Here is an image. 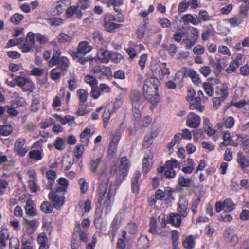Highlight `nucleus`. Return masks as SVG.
<instances>
[{
    "instance_id": "f257e3e1",
    "label": "nucleus",
    "mask_w": 249,
    "mask_h": 249,
    "mask_svg": "<svg viewBox=\"0 0 249 249\" xmlns=\"http://www.w3.org/2000/svg\"><path fill=\"white\" fill-rule=\"evenodd\" d=\"M90 171L99 175V186L98 192L100 199L99 202L101 205L108 207L113 201L115 191L109 188L107 193L109 178L113 176L112 170L102 160L101 157L91 159L89 163Z\"/></svg>"
},
{
    "instance_id": "f03ea898",
    "label": "nucleus",
    "mask_w": 249,
    "mask_h": 249,
    "mask_svg": "<svg viewBox=\"0 0 249 249\" xmlns=\"http://www.w3.org/2000/svg\"><path fill=\"white\" fill-rule=\"evenodd\" d=\"M59 50L54 51L52 58L49 60L48 65L50 67L57 66V68L61 71H66L69 65L68 59L60 55Z\"/></svg>"
},
{
    "instance_id": "7ed1b4c3",
    "label": "nucleus",
    "mask_w": 249,
    "mask_h": 249,
    "mask_svg": "<svg viewBox=\"0 0 249 249\" xmlns=\"http://www.w3.org/2000/svg\"><path fill=\"white\" fill-rule=\"evenodd\" d=\"M159 80L154 77L146 79L143 86V94L156 92L158 89Z\"/></svg>"
},
{
    "instance_id": "20e7f679",
    "label": "nucleus",
    "mask_w": 249,
    "mask_h": 249,
    "mask_svg": "<svg viewBox=\"0 0 249 249\" xmlns=\"http://www.w3.org/2000/svg\"><path fill=\"white\" fill-rule=\"evenodd\" d=\"M39 222L36 219H24L23 231L24 234L23 236L28 235L32 238L36 229L39 226Z\"/></svg>"
},
{
    "instance_id": "39448f33",
    "label": "nucleus",
    "mask_w": 249,
    "mask_h": 249,
    "mask_svg": "<svg viewBox=\"0 0 249 249\" xmlns=\"http://www.w3.org/2000/svg\"><path fill=\"white\" fill-rule=\"evenodd\" d=\"M26 142V140L23 138H19L15 141L13 151L17 155L21 157L25 156L28 151L25 145Z\"/></svg>"
},
{
    "instance_id": "423d86ee",
    "label": "nucleus",
    "mask_w": 249,
    "mask_h": 249,
    "mask_svg": "<svg viewBox=\"0 0 249 249\" xmlns=\"http://www.w3.org/2000/svg\"><path fill=\"white\" fill-rule=\"evenodd\" d=\"M190 35L187 36L182 40V43L185 45V48L187 49H191L194 46L197 42L199 31L197 28L192 27L190 30Z\"/></svg>"
},
{
    "instance_id": "0eeeda50",
    "label": "nucleus",
    "mask_w": 249,
    "mask_h": 249,
    "mask_svg": "<svg viewBox=\"0 0 249 249\" xmlns=\"http://www.w3.org/2000/svg\"><path fill=\"white\" fill-rule=\"evenodd\" d=\"M92 48L89 43L86 41H82L79 43L76 52L71 51L70 54L73 58H77L79 57V55H86L89 53L92 50Z\"/></svg>"
},
{
    "instance_id": "6e6552de",
    "label": "nucleus",
    "mask_w": 249,
    "mask_h": 249,
    "mask_svg": "<svg viewBox=\"0 0 249 249\" xmlns=\"http://www.w3.org/2000/svg\"><path fill=\"white\" fill-rule=\"evenodd\" d=\"M17 85L22 87L23 91H33L35 89L34 84L29 78L19 76L16 79Z\"/></svg>"
},
{
    "instance_id": "1a4fd4ad",
    "label": "nucleus",
    "mask_w": 249,
    "mask_h": 249,
    "mask_svg": "<svg viewBox=\"0 0 249 249\" xmlns=\"http://www.w3.org/2000/svg\"><path fill=\"white\" fill-rule=\"evenodd\" d=\"M223 237L225 241L231 246H235L238 242V237L234 233L233 229L229 227L225 230Z\"/></svg>"
},
{
    "instance_id": "9d476101",
    "label": "nucleus",
    "mask_w": 249,
    "mask_h": 249,
    "mask_svg": "<svg viewBox=\"0 0 249 249\" xmlns=\"http://www.w3.org/2000/svg\"><path fill=\"white\" fill-rule=\"evenodd\" d=\"M115 18L112 15H107L104 18V27L108 32H112L115 29L118 28L120 25L115 23Z\"/></svg>"
},
{
    "instance_id": "9b49d317",
    "label": "nucleus",
    "mask_w": 249,
    "mask_h": 249,
    "mask_svg": "<svg viewBox=\"0 0 249 249\" xmlns=\"http://www.w3.org/2000/svg\"><path fill=\"white\" fill-rule=\"evenodd\" d=\"M201 122L200 116L193 112H190L187 116L186 125L191 128H196L199 126Z\"/></svg>"
},
{
    "instance_id": "f8f14e48",
    "label": "nucleus",
    "mask_w": 249,
    "mask_h": 249,
    "mask_svg": "<svg viewBox=\"0 0 249 249\" xmlns=\"http://www.w3.org/2000/svg\"><path fill=\"white\" fill-rule=\"evenodd\" d=\"M29 176V187L32 192H36L39 189V186L37 184V176L34 170H30L28 171Z\"/></svg>"
},
{
    "instance_id": "ddd939ff",
    "label": "nucleus",
    "mask_w": 249,
    "mask_h": 249,
    "mask_svg": "<svg viewBox=\"0 0 249 249\" xmlns=\"http://www.w3.org/2000/svg\"><path fill=\"white\" fill-rule=\"evenodd\" d=\"M73 235L74 238H79L81 242L87 243L88 241L87 234L82 229L80 224H77L75 226Z\"/></svg>"
},
{
    "instance_id": "4468645a",
    "label": "nucleus",
    "mask_w": 249,
    "mask_h": 249,
    "mask_svg": "<svg viewBox=\"0 0 249 249\" xmlns=\"http://www.w3.org/2000/svg\"><path fill=\"white\" fill-rule=\"evenodd\" d=\"M181 20L184 25L191 24L193 25L197 26L200 24V20L198 18V16L196 14H185L181 17Z\"/></svg>"
},
{
    "instance_id": "2eb2a0df",
    "label": "nucleus",
    "mask_w": 249,
    "mask_h": 249,
    "mask_svg": "<svg viewBox=\"0 0 249 249\" xmlns=\"http://www.w3.org/2000/svg\"><path fill=\"white\" fill-rule=\"evenodd\" d=\"M57 193L55 191V192H50L48 197L53 201L55 207H60L64 204L65 197L62 196H59Z\"/></svg>"
},
{
    "instance_id": "dca6fc26",
    "label": "nucleus",
    "mask_w": 249,
    "mask_h": 249,
    "mask_svg": "<svg viewBox=\"0 0 249 249\" xmlns=\"http://www.w3.org/2000/svg\"><path fill=\"white\" fill-rule=\"evenodd\" d=\"M141 174L139 171H136L134 172L133 177L131 179V188L132 191L135 193L139 192L140 188V178Z\"/></svg>"
},
{
    "instance_id": "f3484780",
    "label": "nucleus",
    "mask_w": 249,
    "mask_h": 249,
    "mask_svg": "<svg viewBox=\"0 0 249 249\" xmlns=\"http://www.w3.org/2000/svg\"><path fill=\"white\" fill-rule=\"evenodd\" d=\"M130 99L133 107H140L142 102V95L140 92L137 90L131 92Z\"/></svg>"
},
{
    "instance_id": "a211bd4d",
    "label": "nucleus",
    "mask_w": 249,
    "mask_h": 249,
    "mask_svg": "<svg viewBox=\"0 0 249 249\" xmlns=\"http://www.w3.org/2000/svg\"><path fill=\"white\" fill-rule=\"evenodd\" d=\"M89 39L90 41L97 47H99L103 42L102 34L98 31L94 32L90 36Z\"/></svg>"
},
{
    "instance_id": "6ab92c4d",
    "label": "nucleus",
    "mask_w": 249,
    "mask_h": 249,
    "mask_svg": "<svg viewBox=\"0 0 249 249\" xmlns=\"http://www.w3.org/2000/svg\"><path fill=\"white\" fill-rule=\"evenodd\" d=\"M58 182L59 186L54 188L56 192L64 195L69 185L68 180L64 178H61L58 179Z\"/></svg>"
},
{
    "instance_id": "aec40b11",
    "label": "nucleus",
    "mask_w": 249,
    "mask_h": 249,
    "mask_svg": "<svg viewBox=\"0 0 249 249\" xmlns=\"http://www.w3.org/2000/svg\"><path fill=\"white\" fill-rule=\"evenodd\" d=\"M130 164L126 157H122L120 160L119 172H123L124 176H126L129 169Z\"/></svg>"
},
{
    "instance_id": "412c9836",
    "label": "nucleus",
    "mask_w": 249,
    "mask_h": 249,
    "mask_svg": "<svg viewBox=\"0 0 249 249\" xmlns=\"http://www.w3.org/2000/svg\"><path fill=\"white\" fill-rule=\"evenodd\" d=\"M110 51L100 50L97 53V58L102 63H107L110 61Z\"/></svg>"
},
{
    "instance_id": "4be33fe9",
    "label": "nucleus",
    "mask_w": 249,
    "mask_h": 249,
    "mask_svg": "<svg viewBox=\"0 0 249 249\" xmlns=\"http://www.w3.org/2000/svg\"><path fill=\"white\" fill-rule=\"evenodd\" d=\"M121 134L119 132H116L112 134L111 138V142L109 144V151H111L112 153L116 152V147L118 142L120 139Z\"/></svg>"
},
{
    "instance_id": "5701e85b",
    "label": "nucleus",
    "mask_w": 249,
    "mask_h": 249,
    "mask_svg": "<svg viewBox=\"0 0 249 249\" xmlns=\"http://www.w3.org/2000/svg\"><path fill=\"white\" fill-rule=\"evenodd\" d=\"M37 242L40 245L39 249H48V239L45 233L43 232L38 235Z\"/></svg>"
},
{
    "instance_id": "b1692460",
    "label": "nucleus",
    "mask_w": 249,
    "mask_h": 249,
    "mask_svg": "<svg viewBox=\"0 0 249 249\" xmlns=\"http://www.w3.org/2000/svg\"><path fill=\"white\" fill-rule=\"evenodd\" d=\"M25 210L27 215L34 216L37 214L36 210L34 206V202L31 200L28 199L26 201Z\"/></svg>"
},
{
    "instance_id": "393cba45",
    "label": "nucleus",
    "mask_w": 249,
    "mask_h": 249,
    "mask_svg": "<svg viewBox=\"0 0 249 249\" xmlns=\"http://www.w3.org/2000/svg\"><path fill=\"white\" fill-rule=\"evenodd\" d=\"M74 14L78 18H81L82 13L79 8V6H72L68 8L66 11V15L68 17H71Z\"/></svg>"
},
{
    "instance_id": "a878e982",
    "label": "nucleus",
    "mask_w": 249,
    "mask_h": 249,
    "mask_svg": "<svg viewBox=\"0 0 249 249\" xmlns=\"http://www.w3.org/2000/svg\"><path fill=\"white\" fill-rule=\"evenodd\" d=\"M188 203L187 201L184 199L180 200L178 203V212L182 217H185L187 215L186 210L188 208Z\"/></svg>"
},
{
    "instance_id": "bb28decb",
    "label": "nucleus",
    "mask_w": 249,
    "mask_h": 249,
    "mask_svg": "<svg viewBox=\"0 0 249 249\" xmlns=\"http://www.w3.org/2000/svg\"><path fill=\"white\" fill-rule=\"evenodd\" d=\"M181 215L178 213H171L169 215L168 221L175 227H178L181 223Z\"/></svg>"
},
{
    "instance_id": "cd10ccee",
    "label": "nucleus",
    "mask_w": 249,
    "mask_h": 249,
    "mask_svg": "<svg viewBox=\"0 0 249 249\" xmlns=\"http://www.w3.org/2000/svg\"><path fill=\"white\" fill-rule=\"evenodd\" d=\"M187 75L191 79L194 84L199 86L201 83V80L198 74L193 69H189L186 72Z\"/></svg>"
},
{
    "instance_id": "c85d7f7f",
    "label": "nucleus",
    "mask_w": 249,
    "mask_h": 249,
    "mask_svg": "<svg viewBox=\"0 0 249 249\" xmlns=\"http://www.w3.org/2000/svg\"><path fill=\"white\" fill-rule=\"evenodd\" d=\"M90 137V129L87 128H85L80 134L81 142L82 144L85 146H87Z\"/></svg>"
},
{
    "instance_id": "c756f323",
    "label": "nucleus",
    "mask_w": 249,
    "mask_h": 249,
    "mask_svg": "<svg viewBox=\"0 0 249 249\" xmlns=\"http://www.w3.org/2000/svg\"><path fill=\"white\" fill-rule=\"evenodd\" d=\"M145 98L152 105L156 106L160 101V97L159 94L156 92L143 94Z\"/></svg>"
},
{
    "instance_id": "7c9ffc66",
    "label": "nucleus",
    "mask_w": 249,
    "mask_h": 249,
    "mask_svg": "<svg viewBox=\"0 0 249 249\" xmlns=\"http://www.w3.org/2000/svg\"><path fill=\"white\" fill-rule=\"evenodd\" d=\"M249 10V1L244 2L242 4L239 10V13L240 18H245L248 17Z\"/></svg>"
},
{
    "instance_id": "2f4dec72",
    "label": "nucleus",
    "mask_w": 249,
    "mask_h": 249,
    "mask_svg": "<svg viewBox=\"0 0 249 249\" xmlns=\"http://www.w3.org/2000/svg\"><path fill=\"white\" fill-rule=\"evenodd\" d=\"M152 160L151 154H148L142 160V170L144 173H147L150 170V162Z\"/></svg>"
},
{
    "instance_id": "473e14b6",
    "label": "nucleus",
    "mask_w": 249,
    "mask_h": 249,
    "mask_svg": "<svg viewBox=\"0 0 249 249\" xmlns=\"http://www.w3.org/2000/svg\"><path fill=\"white\" fill-rule=\"evenodd\" d=\"M237 141L240 144L243 149L249 146V138L246 135H237Z\"/></svg>"
},
{
    "instance_id": "72a5a7b5",
    "label": "nucleus",
    "mask_w": 249,
    "mask_h": 249,
    "mask_svg": "<svg viewBox=\"0 0 249 249\" xmlns=\"http://www.w3.org/2000/svg\"><path fill=\"white\" fill-rule=\"evenodd\" d=\"M68 2V0H61L55 3V8L57 14H60L64 12L67 7L66 2Z\"/></svg>"
},
{
    "instance_id": "f704fd0d",
    "label": "nucleus",
    "mask_w": 249,
    "mask_h": 249,
    "mask_svg": "<svg viewBox=\"0 0 249 249\" xmlns=\"http://www.w3.org/2000/svg\"><path fill=\"white\" fill-rule=\"evenodd\" d=\"M238 163L243 169L249 166V160L242 153L238 154Z\"/></svg>"
},
{
    "instance_id": "c9c22d12",
    "label": "nucleus",
    "mask_w": 249,
    "mask_h": 249,
    "mask_svg": "<svg viewBox=\"0 0 249 249\" xmlns=\"http://www.w3.org/2000/svg\"><path fill=\"white\" fill-rule=\"evenodd\" d=\"M29 158L35 161H38L43 158L42 152L40 150H31L29 153Z\"/></svg>"
},
{
    "instance_id": "e433bc0d",
    "label": "nucleus",
    "mask_w": 249,
    "mask_h": 249,
    "mask_svg": "<svg viewBox=\"0 0 249 249\" xmlns=\"http://www.w3.org/2000/svg\"><path fill=\"white\" fill-rule=\"evenodd\" d=\"M203 89L206 93L210 97H212L214 93V89L213 85L208 82H205L203 83Z\"/></svg>"
},
{
    "instance_id": "4c0bfd02",
    "label": "nucleus",
    "mask_w": 249,
    "mask_h": 249,
    "mask_svg": "<svg viewBox=\"0 0 249 249\" xmlns=\"http://www.w3.org/2000/svg\"><path fill=\"white\" fill-rule=\"evenodd\" d=\"M170 74V71L168 68H166V63H160V68L159 73H158L157 76L160 79L163 78L165 75H168Z\"/></svg>"
},
{
    "instance_id": "58836bf2",
    "label": "nucleus",
    "mask_w": 249,
    "mask_h": 249,
    "mask_svg": "<svg viewBox=\"0 0 249 249\" xmlns=\"http://www.w3.org/2000/svg\"><path fill=\"white\" fill-rule=\"evenodd\" d=\"M195 245V239L191 235L188 236L183 243V247L187 249H192Z\"/></svg>"
},
{
    "instance_id": "ea45409f",
    "label": "nucleus",
    "mask_w": 249,
    "mask_h": 249,
    "mask_svg": "<svg viewBox=\"0 0 249 249\" xmlns=\"http://www.w3.org/2000/svg\"><path fill=\"white\" fill-rule=\"evenodd\" d=\"M224 207L225 208V212H231L235 208V205L231 199L230 198L226 199L224 202Z\"/></svg>"
},
{
    "instance_id": "a19ab883",
    "label": "nucleus",
    "mask_w": 249,
    "mask_h": 249,
    "mask_svg": "<svg viewBox=\"0 0 249 249\" xmlns=\"http://www.w3.org/2000/svg\"><path fill=\"white\" fill-rule=\"evenodd\" d=\"M198 18L200 20V24L201 21H208L211 20V17L205 10H201L198 12Z\"/></svg>"
},
{
    "instance_id": "79ce46f5",
    "label": "nucleus",
    "mask_w": 249,
    "mask_h": 249,
    "mask_svg": "<svg viewBox=\"0 0 249 249\" xmlns=\"http://www.w3.org/2000/svg\"><path fill=\"white\" fill-rule=\"evenodd\" d=\"M53 145L57 150H63L65 147V140L61 137L57 138L54 142Z\"/></svg>"
},
{
    "instance_id": "37998d69",
    "label": "nucleus",
    "mask_w": 249,
    "mask_h": 249,
    "mask_svg": "<svg viewBox=\"0 0 249 249\" xmlns=\"http://www.w3.org/2000/svg\"><path fill=\"white\" fill-rule=\"evenodd\" d=\"M32 238L29 237L28 235L23 236L22 243V249H33L31 246Z\"/></svg>"
},
{
    "instance_id": "c03bdc74",
    "label": "nucleus",
    "mask_w": 249,
    "mask_h": 249,
    "mask_svg": "<svg viewBox=\"0 0 249 249\" xmlns=\"http://www.w3.org/2000/svg\"><path fill=\"white\" fill-rule=\"evenodd\" d=\"M204 131L208 136L210 137L213 136V140L214 141L216 140L217 139L215 136V134L216 133V130L213 128L211 125L205 124L204 126Z\"/></svg>"
},
{
    "instance_id": "a18cd8bd",
    "label": "nucleus",
    "mask_w": 249,
    "mask_h": 249,
    "mask_svg": "<svg viewBox=\"0 0 249 249\" xmlns=\"http://www.w3.org/2000/svg\"><path fill=\"white\" fill-rule=\"evenodd\" d=\"M146 23L139 25L136 30V34L137 37L139 39H142L145 36V31Z\"/></svg>"
},
{
    "instance_id": "49530a36",
    "label": "nucleus",
    "mask_w": 249,
    "mask_h": 249,
    "mask_svg": "<svg viewBox=\"0 0 249 249\" xmlns=\"http://www.w3.org/2000/svg\"><path fill=\"white\" fill-rule=\"evenodd\" d=\"M77 94L80 100L79 103L85 104L87 100L88 92L84 89H79L77 91Z\"/></svg>"
},
{
    "instance_id": "de8ad7c7",
    "label": "nucleus",
    "mask_w": 249,
    "mask_h": 249,
    "mask_svg": "<svg viewBox=\"0 0 249 249\" xmlns=\"http://www.w3.org/2000/svg\"><path fill=\"white\" fill-rule=\"evenodd\" d=\"M218 90L216 91V93L220 96L221 97L225 99L227 97L228 92L227 90V86L226 85L223 84L222 85L217 87Z\"/></svg>"
},
{
    "instance_id": "09e8293b",
    "label": "nucleus",
    "mask_w": 249,
    "mask_h": 249,
    "mask_svg": "<svg viewBox=\"0 0 249 249\" xmlns=\"http://www.w3.org/2000/svg\"><path fill=\"white\" fill-rule=\"evenodd\" d=\"M68 83L70 90L73 91L77 88L76 77L74 74L72 73L70 74Z\"/></svg>"
},
{
    "instance_id": "8fccbe9b",
    "label": "nucleus",
    "mask_w": 249,
    "mask_h": 249,
    "mask_svg": "<svg viewBox=\"0 0 249 249\" xmlns=\"http://www.w3.org/2000/svg\"><path fill=\"white\" fill-rule=\"evenodd\" d=\"M192 102L189 105V108L190 109L194 110L196 109L197 111L200 112H202L204 110V107L201 105L200 102H195L194 100H192Z\"/></svg>"
},
{
    "instance_id": "3c124183",
    "label": "nucleus",
    "mask_w": 249,
    "mask_h": 249,
    "mask_svg": "<svg viewBox=\"0 0 249 249\" xmlns=\"http://www.w3.org/2000/svg\"><path fill=\"white\" fill-rule=\"evenodd\" d=\"M192 179L185 178L184 176H180L178 180V184L183 187H189L191 185Z\"/></svg>"
},
{
    "instance_id": "603ef678",
    "label": "nucleus",
    "mask_w": 249,
    "mask_h": 249,
    "mask_svg": "<svg viewBox=\"0 0 249 249\" xmlns=\"http://www.w3.org/2000/svg\"><path fill=\"white\" fill-rule=\"evenodd\" d=\"M12 132V127L9 125H0V135L7 136Z\"/></svg>"
},
{
    "instance_id": "864d4df0",
    "label": "nucleus",
    "mask_w": 249,
    "mask_h": 249,
    "mask_svg": "<svg viewBox=\"0 0 249 249\" xmlns=\"http://www.w3.org/2000/svg\"><path fill=\"white\" fill-rule=\"evenodd\" d=\"M15 94L16 96H15V99L13 101V105L16 106L17 107L23 106L26 103L25 99L19 96L18 94L15 93Z\"/></svg>"
},
{
    "instance_id": "5fc2aeb1",
    "label": "nucleus",
    "mask_w": 249,
    "mask_h": 249,
    "mask_svg": "<svg viewBox=\"0 0 249 249\" xmlns=\"http://www.w3.org/2000/svg\"><path fill=\"white\" fill-rule=\"evenodd\" d=\"M223 142L221 143V145L222 146H228L231 145V133L228 131H225L223 135Z\"/></svg>"
},
{
    "instance_id": "6e6d98bb",
    "label": "nucleus",
    "mask_w": 249,
    "mask_h": 249,
    "mask_svg": "<svg viewBox=\"0 0 249 249\" xmlns=\"http://www.w3.org/2000/svg\"><path fill=\"white\" fill-rule=\"evenodd\" d=\"M223 124L226 128H231L234 125L235 120L233 117L229 116L223 119Z\"/></svg>"
},
{
    "instance_id": "4d7b16f0",
    "label": "nucleus",
    "mask_w": 249,
    "mask_h": 249,
    "mask_svg": "<svg viewBox=\"0 0 249 249\" xmlns=\"http://www.w3.org/2000/svg\"><path fill=\"white\" fill-rule=\"evenodd\" d=\"M119 227L116 218H114L111 226V230L109 231V234L113 238H114L116 231Z\"/></svg>"
},
{
    "instance_id": "13d9d810",
    "label": "nucleus",
    "mask_w": 249,
    "mask_h": 249,
    "mask_svg": "<svg viewBox=\"0 0 249 249\" xmlns=\"http://www.w3.org/2000/svg\"><path fill=\"white\" fill-rule=\"evenodd\" d=\"M24 16L19 13H15L11 18L10 20L14 24H18L23 20Z\"/></svg>"
},
{
    "instance_id": "bf43d9fd",
    "label": "nucleus",
    "mask_w": 249,
    "mask_h": 249,
    "mask_svg": "<svg viewBox=\"0 0 249 249\" xmlns=\"http://www.w3.org/2000/svg\"><path fill=\"white\" fill-rule=\"evenodd\" d=\"M123 59V57L122 55L120 53L116 52H110V60H111L113 62L118 63L120 62Z\"/></svg>"
},
{
    "instance_id": "052dcab7",
    "label": "nucleus",
    "mask_w": 249,
    "mask_h": 249,
    "mask_svg": "<svg viewBox=\"0 0 249 249\" xmlns=\"http://www.w3.org/2000/svg\"><path fill=\"white\" fill-rule=\"evenodd\" d=\"M2 232V236H0V249H3L6 246V241L9 238L8 232Z\"/></svg>"
},
{
    "instance_id": "680f3d73",
    "label": "nucleus",
    "mask_w": 249,
    "mask_h": 249,
    "mask_svg": "<svg viewBox=\"0 0 249 249\" xmlns=\"http://www.w3.org/2000/svg\"><path fill=\"white\" fill-rule=\"evenodd\" d=\"M58 39L61 43L70 42L72 41V37L65 33H62L58 35Z\"/></svg>"
},
{
    "instance_id": "e2e57ef3",
    "label": "nucleus",
    "mask_w": 249,
    "mask_h": 249,
    "mask_svg": "<svg viewBox=\"0 0 249 249\" xmlns=\"http://www.w3.org/2000/svg\"><path fill=\"white\" fill-rule=\"evenodd\" d=\"M125 50L131 59H134L137 55V50L133 46V44L131 46L125 48Z\"/></svg>"
},
{
    "instance_id": "0e129e2a",
    "label": "nucleus",
    "mask_w": 249,
    "mask_h": 249,
    "mask_svg": "<svg viewBox=\"0 0 249 249\" xmlns=\"http://www.w3.org/2000/svg\"><path fill=\"white\" fill-rule=\"evenodd\" d=\"M150 68L153 75L157 76L158 73H159L160 68V63L159 64L156 61H153L151 63Z\"/></svg>"
},
{
    "instance_id": "69168bd1",
    "label": "nucleus",
    "mask_w": 249,
    "mask_h": 249,
    "mask_svg": "<svg viewBox=\"0 0 249 249\" xmlns=\"http://www.w3.org/2000/svg\"><path fill=\"white\" fill-rule=\"evenodd\" d=\"M85 81L87 84L90 85L91 87L97 86L98 84L97 79L90 75H87L85 77Z\"/></svg>"
},
{
    "instance_id": "338daca9",
    "label": "nucleus",
    "mask_w": 249,
    "mask_h": 249,
    "mask_svg": "<svg viewBox=\"0 0 249 249\" xmlns=\"http://www.w3.org/2000/svg\"><path fill=\"white\" fill-rule=\"evenodd\" d=\"M178 165V162L175 159H172L171 160H168L166 162L165 164V168L169 169L174 170V168L177 167Z\"/></svg>"
},
{
    "instance_id": "774afa93",
    "label": "nucleus",
    "mask_w": 249,
    "mask_h": 249,
    "mask_svg": "<svg viewBox=\"0 0 249 249\" xmlns=\"http://www.w3.org/2000/svg\"><path fill=\"white\" fill-rule=\"evenodd\" d=\"M41 210L45 213H50L53 210V207L48 202L45 201L41 205Z\"/></svg>"
}]
</instances>
